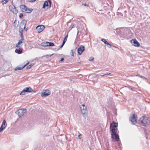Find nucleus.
<instances>
[{
    "label": "nucleus",
    "mask_w": 150,
    "mask_h": 150,
    "mask_svg": "<svg viewBox=\"0 0 150 150\" xmlns=\"http://www.w3.org/2000/svg\"><path fill=\"white\" fill-rule=\"evenodd\" d=\"M140 120L143 124V125L145 126H146L147 124L149 122V121L147 118L144 116L140 118Z\"/></svg>",
    "instance_id": "nucleus-7"
},
{
    "label": "nucleus",
    "mask_w": 150,
    "mask_h": 150,
    "mask_svg": "<svg viewBox=\"0 0 150 150\" xmlns=\"http://www.w3.org/2000/svg\"><path fill=\"white\" fill-rule=\"evenodd\" d=\"M0 128H3V129H4L5 128V127H4L3 126H2V125H1V126L0 127Z\"/></svg>",
    "instance_id": "nucleus-39"
},
{
    "label": "nucleus",
    "mask_w": 150,
    "mask_h": 150,
    "mask_svg": "<svg viewBox=\"0 0 150 150\" xmlns=\"http://www.w3.org/2000/svg\"><path fill=\"white\" fill-rule=\"evenodd\" d=\"M105 75V74H101V76H104Z\"/></svg>",
    "instance_id": "nucleus-43"
},
{
    "label": "nucleus",
    "mask_w": 150,
    "mask_h": 150,
    "mask_svg": "<svg viewBox=\"0 0 150 150\" xmlns=\"http://www.w3.org/2000/svg\"><path fill=\"white\" fill-rule=\"evenodd\" d=\"M74 27V25L72 23L71 24V25L69 27L70 29L69 30V32Z\"/></svg>",
    "instance_id": "nucleus-24"
},
{
    "label": "nucleus",
    "mask_w": 150,
    "mask_h": 150,
    "mask_svg": "<svg viewBox=\"0 0 150 150\" xmlns=\"http://www.w3.org/2000/svg\"><path fill=\"white\" fill-rule=\"evenodd\" d=\"M8 1L7 0H2L1 2L3 4H6Z\"/></svg>",
    "instance_id": "nucleus-23"
},
{
    "label": "nucleus",
    "mask_w": 150,
    "mask_h": 150,
    "mask_svg": "<svg viewBox=\"0 0 150 150\" xmlns=\"http://www.w3.org/2000/svg\"><path fill=\"white\" fill-rule=\"evenodd\" d=\"M101 41L104 42V43L105 44L107 45V44H108V42L105 40L104 39H102L101 40Z\"/></svg>",
    "instance_id": "nucleus-22"
},
{
    "label": "nucleus",
    "mask_w": 150,
    "mask_h": 150,
    "mask_svg": "<svg viewBox=\"0 0 150 150\" xmlns=\"http://www.w3.org/2000/svg\"><path fill=\"white\" fill-rule=\"evenodd\" d=\"M83 5H84V6H88V5L87 4H83Z\"/></svg>",
    "instance_id": "nucleus-41"
},
{
    "label": "nucleus",
    "mask_w": 150,
    "mask_h": 150,
    "mask_svg": "<svg viewBox=\"0 0 150 150\" xmlns=\"http://www.w3.org/2000/svg\"><path fill=\"white\" fill-rule=\"evenodd\" d=\"M20 7L21 10L23 12H26L27 13H30L33 11L32 9L28 8L27 7L24 5H21Z\"/></svg>",
    "instance_id": "nucleus-6"
},
{
    "label": "nucleus",
    "mask_w": 150,
    "mask_h": 150,
    "mask_svg": "<svg viewBox=\"0 0 150 150\" xmlns=\"http://www.w3.org/2000/svg\"><path fill=\"white\" fill-rule=\"evenodd\" d=\"M54 46V43L52 42H48V46Z\"/></svg>",
    "instance_id": "nucleus-21"
},
{
    "label": "nucleus",
    "mask_w": 150,
    "mask_h": 150,
    "mask_svg": "<svg viewBox=\"0 0 150 150\" xmlns=\"http://www.w3.org/2000/svg\"><path fill=\"white\" fill-rule=\"evenodd\" d=\"M111 74V73H106V74H105V75H109V74Z\"/></svg>",
    "instance_id": "nucleus-40"
},
{
    "label": "nucleus",
    "mask_w": 150,
    "mask_h": 150,
    "mask_svg": "<svg viewBox=\"0 0 150 150\" xmlns=\"http://www.w3.org/2000/svg\"><path fill=\"white\" fill-rule=\"evenodd\" d=\"M19 21H18L17 20H15L13 22L14 26L15 27L17 28L19 24Z\"/></svg>",
    "instance_id": "nucleus-18"
},
{
    "label": "nucleus",
    "mask_w": 150,
    "mask_h": 150,
    "mask_svg": "<svg viewBox=\"0 0 150 150\" xmlns=\"http://www.w3.org/2000/svg\"><path fill=\"white\" fill-rule=\"evenodd\" d=\"M80 108L83 116L84 117H86L87 116V111L86 107L84 104H82L80 107Z\"/></svg>",
    "instance_id": "nucleus-3"
},
{
    "label": "nucleus",
    "mask_w": 150,
    "mask_h": 150,
    "mask_svg": "<svg viewBox=\"0 0 150 150\" xmlns=\"http://www.w3.org/2000/svg\"><path fill=\"white\" fill-rule=\"evenodd\" d=\"M1 125L2 126H4L5 127L6 126V124L5 120H3Z\"/></svg>",
    "instance_id": "nucleus-20"
},
{
    "label": "nucleus",
    "mask_w": 150,
    "mask_h": 150,
    "mask_svg": "<svg viewBox=\"0 0 150 150\" xmlns=\"http://www.w3.org/2000/svg\"><path fill=\"white\" fill-rule=\"evenodd\" d=\"M33 65V64H30L27 67V69H30Z\"/></svg>",
    "instance_id": "nucleus-27"
},
{
    "label": "nucleus",
    "mask_w": 150,
    "mask_h": 150,
    "mask_svg": "<svg viewBox=\"0 0 150 150\" xmlns=\"http://www.w3.org/2000/svg\"><path fill=\"white\" fill-rule=\"evenodd\" d=\"M23 16V15L22 13H20L19 15V17L20 18H22Z\"/></svg>",
    "instance_id": "nucleus-32"
},
{
    "label": "nucleus",
    "mask_w": 150,
    "mask_h": 150,
    "mask_svg": "<svg viewBox=\"0 0 150 150\" xmlns=\"http://www.w3.org/2000/svg\"><path fill=\"white\" fill-rule=\"evenodd\" d=\"M130 120L133 123V124L135 125L137 123V121L135 118L134 114H133L132 117H130Z\"/></svg>",
    "instance_id": "nucleus-12"
},
{
    "label": "nucleus",
    "mask_w": 150,
    "mask_h": 150,
    "mask_svg": "<svg viewBox=\"0 0 150 150\" xmlns=\"http://www.w3.org/2000/svg\"><path fill=\"white\" fill-rule=\"evenodd\" d=\"M131 43L135 46L138 47L140 45L139 43L136 39H132L131 41Z\"/></svg>",
    "instance_id": "nucleus-11"
},
{
    "label": "nucleus",
    "mask_w": 150,
    "mask_h": 150,
    "mask_svg": "<svg viewBox=\"0 0 150 150\" xmlns=\"http://www.w3.org/2000/svg\"><path fill=\"white\" fill-rule=\"evenodd\" d=\"M25 30H26V31H27V28H26L25 29Z\"/></svg>",
    "instance_id": "nucleus-47"
},
{
    "label": "nucleus",
    "mask_w": 150,
    "mask_h": 150,
    "mask_svg": "<svg viewBox=\"0 0 150 150\" xmlns=\"http://www.w3.org/2000/svg\"><path fill=\"white\" fill-rule=\"evenodd\" d=\"M64 58H62L60 60V61H59V62H63L64 61Z\"/></svg>",
    "instance_id": "nucleus-33"
},
{
    "label": "nucleus",
    "mask_w": 150,
    "mask_h": 150,
    "mask_svg": "<svg viewBox=\"0 0 150 150\" xmlns=\"http://www.w3.org/2000/svg\"><path fill=\"white\" fill-rule=\"evenodd\" d=\"M33 91V89L30 87H26L24 88L21 92L20 95H23L25 94V93H30Z\"/></svg>",
    "instance_id": "nucleus-5"
},
{
    "label": "nucleus",
    "mask_w": 150,
    "mask_h": 150,
    "mask_svg": "<svg viewBox=\"0 0 150 150\" xmlns=\"http://www.w3.org/2000/svg\"><path fill=\"white\" fill-rule=\"evenodd\" d=\"M70 54L73 57L74 56V51H73V50H72L71 51Z\"/></svg>",
    "instance_id": "nucleus-26"
},
{
    "label": "nucleus",
    "mask_w": 150,
    "mask_h": 150,
    "mask_svg": "<svg viewBox=\"0 0 150 150\" xmlns=\"http://www.w3.org/2000/svg\"><path fill=\"white\" fill-rule=\"evenodd\" d=\"M20 35L21 39L19 40L18 43L16 44V47L18 48H20L21 47V44L22 43V41H23L24 40L23 35H22V36L21 35Z\"/></svg>",
    "instance_id": "nucleus-14"
},
{
    "label": "nucleus",
    "mask_w": 150,
    "mask_h": 150,
    "mask_svg": "<svg viewBox=\"0 0 150 150\" xmlns=\"http://www.w3.org/2000/svg\"><path fill=\"white\" fill-rule=\"evenodd\" d=\"M68 35H67L65 37L64 40L65 41H66L67 40V37H68Z\"/></svg>",
    "instance_id": "nucleus-30"
},
{
    "label": "nucleus",
    "mask_w": 150,
    "mask_h": 150,
    "mask_svg": "<svg viewBox=\"0 0 150 150\" xmlns=\"http://www.w3.org/2000/svg\"><path fill=\"white\" fill-rule=\"evenodd\" d=\"M89 60L90 61H94V58L93 57H91L89 59Z\"/></svg>",
    "instance_id": "nucleus-29"
},
{
    "label": "nucleus",
    "mask_w": 150,
    "mask_h": 150,
    "mask_svg": "<svg viewBox=\"0 0 150 150\" xmlns=\"http://www.w3.org/2000/svg\"><path fill=\"white\" fill-rule=\"evenodd\" d=\"M106 7L105 6H104V8H105Z\"/></svg>",
    "instance_id": "nucleus-48"
},
{
    "label": "nucleus",
    "mask_w": 150,
    "mask_h": 150,
    "mask_svg": "<svg viewBox=\"0 0 150 150\" xmlns=\"http://www.w3.org/2000/svg\"><path fill=\"white\" fill-rule=\"evenodd\" d=\"M50 94V92L48 90H46L45 91L43 92L41 94V96L42 97H46Z\"/></svg>",
    "instance_id": "nucleus-13"
},
{
    "label": "nucleus",
    "mask_w": 150,
    "mask_h": 150,
    "mask_svg": "<svg viewBox=\"0 0 150 150\" xmlns=\"http://www.w3.org/2000/svg\"><path fill=\"white\" fill-rule=\"evenodd\" d=\"M45 28L43 25H38L36 27V30L38 33H40L44 30Z\"/></svg>",
    "instance_id": "nucleus-10"
},
{
    "label": "nucleus",
    "mask_w": 150,
    "mask_h": 150,
    "mask_svg": "<svg viewBox=\"0 0 150 150\" xmlns=\"http://www.w3.org/2000/svg\"><path fill=\"white\" fill-rule=\"evenodd\" d=\"M28 63L29 62H28L24 66L22 67H17L15 68L14 70L15 71L21 70L22 69H23V68H24L28 64Z\"/></svg>",
    "instance_id": "nucleus-15"
},
{
    "label": "nucleus",
    "mask_w": 150,
    "mask_h": 150,
    "mask_svg": "<svg viewBox=\"0 0 150 150\" xmlns=\"http://www.w3.org/2000/svg\"><path fill=\"white\" fill-rule=\"evenodd\" d=\"M49 6L48 2L47 1H45L44 2V4L43 5L42 8H45L46 7Z\"/></svg>",
    "instance_id": "nucleus-17"
},
{
    "label": "nucleus",
    "mask_w": 150,
    "mask_h": 150,
    "mask_svg": "<svg viewBox=\"0 0 150 150\" xmlns=\"http://www.w3.org/2000/svg\"><path fill=\"white\" fill-rule=\"evenodd\" d=\"M62 45H64V43H62Z\"/></svg>",
    "instance_id": "nucleus-46"
},
{
    "label": "nucleus",
    "mask_w": 150,
    "mask_h": 150,
    "mask_svg": "<svg viewBox=\"0 0 150 150\" xmlns=\"http://www.w3.org/2000/svg\"><path fill=\"white\" fill-rule=\"evenodd\" d=\"M81 136L82 134H80L78 136V137L79 139H81Z\"/></svg>",
    "instance_id": "nucleus-35"
},
{
    "label": "nucleus",
    "mask_w": 150,
    "mask_h": 150,
    "mask_svg": "<svg viewBox=\"0 0 150 150\" xmlns=\"http://www.w3.org/2000/svg\"><path fill=\"white\" fill-rule=\"evenodd\" d=\"M48 0V2H49V8H50L51 7V4H52V2L51 1V0Z\"/></svg>",
    "instance_id": "nucleus-25"
},
{
    "label": "nucleus",
    "mask_w": 150,
    "mask_h": 150,
    "mask_svg": "<svg viewBox=\"0 0 150 150\" xmlns=\"http://www.w3.org/2000/svg\"><path fill=\"white\" fill-rule=\"evenodd\" d=\"M4 129L3 128L0 127V132H2Z\"/></svg>",
    "instance_id": "nucleus-38"
},
{
    "label": "nucleus",
    "mask_w": 150,
    "mask_h": 150,
    "mask_svg": "<svg viewBox=\"0 0 150 150\" xmlns=\"http://www.w3.org/2000/svg\"><path fill=\"white\" fill-rule=\"evenodd\" d=\"M15 52L18 54H21L22 53V50L20 48L17 49H16Z\"/></svg>",
    "instance_id": "nucleus-16"
},
{
    "label": "nucleus",
    "mask_w": 150,
    "mask_h": 150,
    "mask_svg": "<svg viewBox=\"0 0 150 150\" xmlns=\"http://www.w3.org/2000/svg\"><path fill=\"white\" fill-rule=\"evenodd\" d=\"M28 1L30 2H33L35 1L36 0H28Z\"/></svg>",
    "instance_id": "nucleus-34"
},
{
    "label": "nucleus",
    "mask_w": 150,
    "mask_h": 150,
    "mask_svg": "<svg viewBox=\"0 0 150 150\" xmlns=\"http://www.w3.org/2000/svg\"><path fill=\"white\" fill-rule=\"evenodd\" d=\"M85 50V47L84 46L81 45L78 49V53L79 55H81L83 52Z\"/></svg>",
    "instance_id": "nucleus-9"
},
{
    "label": "nucleus",
    "mask_w": 150,
    "mask_h": 150,
    "mask_svg": "<svg viewBox=\"0 0 150 150\" xmlns=\"http://www.w3.org/2000/svg\"><path fill=\"white\" fill-rule=\"evenodd\" d=\"M41 45L44 47L48 46V42H45L41 43Z\"/></svg>",
    "instance_id": "nucleus-19"
},
{
    "label": "nucleus",
    "mask_w": 150,
    "mask_h": 150,
    "mask_svg": "<svg viewBox=\"0 0 150 150\" xmlns=\"http://www.w3.org/2000/svg\"><path fill=\"white\" fill-rule=\"evenodd\" d=\"M107 45L108 47V48H111V45H110L109 43H108V44H107Z\"/></svg>",
    "instance_id": "nucleus-31"
},
{
    "label": "nucleus",
    "mask_w": 150,
    "mask_h": 150,
    "mask_svg": "<svg viewBox=\"0 0 150 150\" xmlns=\"http://www.w3.org/2000/svg\"><path fill=\"white\" fill-rule=\"evenodd\" d=\"M27 112L26 109H21L16 112L15 113L17 114L19 118L21 117L25 114Z\"/></svg>",
    "instance_id": "nucleus-4"
},
{
    "label": "nucleus",
    "mask_w": 150,
    "mask_h": 150,
    "mask_svg": "<svg viewBox=\"0 0 150 150\" xmlns=\"http://www.w3.org/2000/svg\"><path fill=\"white\" fill-rule=\"evenodd\" d=\"M64 45H61L60 47V48H59V49H61L63 47V46Z\"/></svg>",
    "instance_id": "nucleus-42"
},
{
    "label": "nucleus",
    "mask_w": 150,
    "mask_h": 150,
    "mask_svg": "<svg viewBox=\"0 0 150 150\" xmlns=\"http://www.w3.org/2000/svg\"><path fill=\"white\" fill-rule=\"evenodd\" d=\"M66 42V41H64V40H63V42H62V43H64V44H65V42Z\"/></svg>",
    "instance_id": "nucleus-44"
},
{
    "label": "nucleus",
    "mask_w": 150,
    "mask_h": 150,
    "mask_svg": "<svg viewBox=\"0 0 150 150\" xmlns=\"http://www.w3.org/2000/svg\"><path fill=\"white\" fill-rule=\"evenodd\" d=\"M117 123L113 121L110 124V132L111 133V137L112 141L114 139H115L117 141L119 139L118 134H117Z\"/></svg>",
    "instance_id": "nucleus-1"
},
{
    "label": "nucleus",
    "mask_w": 150,
    "mask_h": 150,
    "mask_svg": "<svg viewBox=\"0 0 150 150\" xmlns=\"http://www.w3.org/2000/svg\"><path fill=\"white\" fill-rule=\"evenodd\" d=\"M10 11L15 14L18 13V11L16 8V7L13 4L10 5L9 6Z\"/></svg>",
    "instance_id": "nucleus-8"
},
{
    "label": "nucleus",
    "mask_w": 150,
    "mask_h": 150,
    "mask_svg": "<svg viewBox=\"0 0 150 150\" xmlns=\"http://www.w3.org/2000/svg\"><path fill=\"white\" fill-rule=\"evenodd\" d=\"M96 77H98V76H101V74H96Z\"/></svg>",
    "instance_id": "nucleus-37"
},
{
    "label": "nucleus",
    "mask_w": 150,
    "mask_h": 150,
    "mask_svg": "<svg viewBox=\"0 0 150 150\" xmlns=\"http://www.w3.org/2000/svg\"><path fill=\"white\" fill-rule=\"evenodd\" d=\"M136 76H139L141 78H144L145 79H146V78L144 77L143 76H142L140 75H139V74L136 75Z\"/></svg>",
    "instance_id": "nucleus-28"
},
{
    "label": "nucleus",
    "mask_w": 150,
    "mask_h": 150,
    "mask_svg": "<svg viewBox=\"0 0 150 150\" xmlns=\"http://www.w3.org/2000/svg\"><path fill=\"white\" fill-rule=\"evenodd\" d=\"M27 21L26 20H23L21 22L19 28V32L20 35H23V32L25 29V25L26 24Z\"/></svg>",
    "instance_id": "nucleus-2"
},
{
    "label": "nucleus",
    "mask_w": 150,
    "mask_h": 150,
    "mask_svg": "<svg viewBox=\"0 0 150 150\" xmlns=\"http://www.w3.org/2000/svg\"><path fill=\"white\" fill-rule=\"evenodd\" d=\"M135 89H136V88L134 87L131 88V90L133 91H135Z\"/></svg>",
    "instance_id": "nucleus-36"
},
{
    "label": "nucleus",
    "mask_w": 150,
    "mask_h": 150,
    "mask_svg": "<svg viewBox=\"0 0 150 150\" xmlns=\"http://www.w3.org/2000/svg\"><path fill=\"white\" fill-rule=\"evenodd\" d=\"M79 33V31H78V32H77V36H78V34Z\"/></svg>",
    "instance_id": "nucleus-45"
}]
</instances>
